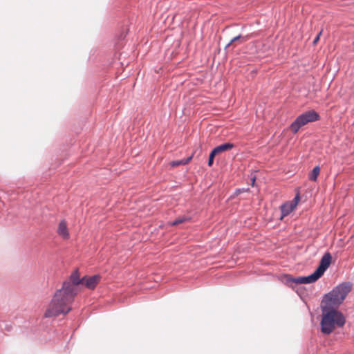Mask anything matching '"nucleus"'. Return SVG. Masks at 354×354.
Segmentation results:
<instances>
[{
  "instance_id": "17",
  "label": "nucleus",
  "mask_w": 354,
  "mask_h": 354,
  "mask_svg": "<svg viewBox=\"0 0 354 354\" xmlns=\"http://www.w3.org/2000/svg\"><path fill=\"white\" fill-rule=\"evenodd\" d=\"M299 201V194H297L294 198V201H292L294 203H295V206L297 205Z\"/></svg>"
},
{
  "instance_id": "5",
  "label": "nucleus",
  "mask_w": 354,
  "mask_h": 354,
  "mask_svg": "<svg viewBox=\"0 0 354 354\" xmlns=\"http://www.w3.org/2000/svg\"><path fill=\"white\" fill-rule=\"evenodd\" d=\"M283 282L286 285L288 286H292L294 283L296 284H307L312 283L317 281L319 277L318 275L314 272L308 276L304 277H292L289 274H285L283 276Z\"/></svg>"
},
{
  "instance_id": "18",
  "label": "nucleus",
  "mask_w": 354,
  "mask_h": 354,
  "mask_svg": "<svg viewBox=\"0 0 354 354\" xmlns=\"http://www.w3.org/2000/svg\"><path fill=\"white\" fill-rule=\"evenodd\" d=\"M247 190H248V189H236V192H235V193H236V194H240V193H241V192H245V191H247Z\"/></svg>"
},
{
  "instance_id": "15",
  "label": "nucleus",
  "mask_w": 354,
  "mask_h": 354,
  "mask_svg": "<svg viewBox=\"0 0 354 354\" xmlns=\"http://www.w3.org/2000/svg\"><path fill=\"white\" fill-rule=\"evenodd\" d=\"M217 153L212 149L209 156L208 165L212 166L214 162V158Z\"/></svg>"
},
{
  "instance_id": "11",
  "label": "nucleus",
  "mask_w": 354,
  "mask_h": 354,
  "mask_svg": "<svg viewBox=\"0 0 354 354\" xmlns=\"http://www.w3.org/2000/svg\"><path fill=\"white\" fill-rule=\"evenodd\" d=\"M250 38L249 35L242 36L241 35H239L234 37H233L230 42L225 46V48H229L234 42L240 41L241 43H243L248 40Z\"/></svg>"
},
{
  "instance_id": "14",
  "label": "nucleus",
  "mask_w": 354,
  "mask_h": 354,
  "mask_svg": "<svg viewBox=\"0 0 354 354\" xmlns=\"http://www.w3.org/2000/svg\"><path fill=\"white\" fill-rule=\"evenodd\" d=\"M189 220V218L185 217V216H182V217H180L178 218L175 219L174 221H173L170 225H173V226L177 225L178 224L183 223Z\"/></svg>"
},
{
  "instance_id": "3",
  "label": "nucleus",
  "mask_w": 354,
  "mask_h": 354,
  "mask_svg": "<svg viewBox=\"0 0 354 354\" xmlns=\"http://www.w3.org/2000/svg\"><path fill=\"white\" fill-rule=\"evenodd\" d=\"M351 290V283L344 282L335 286L328 293L325 294L322 306L337 309Z\"/></svg>"
},
{
  "instance_id": "6",
  "label": "nucleus",
  "mask_w": 354,
  "mask_h": 354,
  "mask_svg": "<svg viewBox=\"0 0 354 354\" xmlns=\"http://www.w3.org/2000/svg\"><path fill=\"white\" fill-rule=\"evenodd\" d=\"M332 256L330 252H326L322 257L319 265L314 271L320 278L325 271L328 268L331 263Z\"/></svg>"
},
{
  "instance_id": "19",
  "label": "nucleus",
  "mask_w": 354,
  "mask_h": 354,
  "mask_svg": "<svg viewBox=\"0 0 354 354\" xmlns=\"http://www.w3.org/2000/svg\"><path fill=\"white\" fill-rule=\"evenodd\" d=\"M255 179H256V178H255L254 176V177H252V179H251V180H252V185H254V184Z\"/></svg>"
},
{
  "instance_id": "4",
  "label": "nucleus",
  "mask_w": 354,
  "mask_h": 354,
  "mask_svg": "<svg viewBox=\"0 0 354 354\" xmlns=\"http://www.w3.org/2000/svg\"><path fill=\"white\" fill-rule=\"evenodd\" d=\"M319 120V115L315 111L311 110L299 115L290 124V130L292 133H297L301 127L308 122H315Z\"/></svg>"
},
{
  "instance_id": "1",
  "label": "nucleus",
  "mask_w": 354,
  "mask_h": 354,
  "mask_svg": "<svg viewBox=\"0 0 354 354\" xmlns=\"http://www.w3.org/2000/svg\"><path fill=\"white\" fill-rule=\"evenodd\" d=\"M83 283V277H80L77 270H74L69 281L63 283L62 288L57 290L45 312L46 317H57L60 314L66 315L71 310V305L78 292L77 285Z\"/></svg>"
},
{
  "instance_id": "8",
  "label": "nucleus",
  "mask_w": 354,
  "mask_h": 354,
  "mask_svg": "<svg viewBox=\"0 0 354 354\" xmlns=\"http://www.w3.org/2000/svg\"><path fill=\"white\" fill-rule=\"evenodd\" d=\"M295 208V203L293 202H286L281 205V218L288 216Z\"/></svg>"
},
{
  "instance_id": "13",
  "label": "nucleus",
  "mask_w": 354,
  "mask_h": 354,
  "mask_svg": "<svg viewBox=\"0 0 354 354\" xmlns=\"http://www.w3.org/2000/svg\"><path fill=\"white\" fill-rule=\"evenodd\" d=\"M320 168L319 166L315 167L311 173L309 175V179L312 181H316L317 179V176L319 174Z\"/></svg>"
},
{
  "instance_id": "16",
  "label": "nucleus",
  "mask_w": 354,
  "mask_h": 354,
  "mask_svg": "<svg viewBox=\"0 0 354 354\" xmlns=\"http://www.w3.org/2000/svg\"><path fill=\"white\" fill-rule=\"evenodd\" d=\"M321 34H322V31H320V32H319V34L316 36V37L314 39V40H313V44H317V41H318V40L319 39V37H320Z\"/></svg>"
},
{
  "instance_id": "10",
  "label": "nucleus",
  "mask_w": 354,
  "mask_h": 354,
  "mask_svg": "<svg viewBox=\"0 0 354 354\" xmlns=\"http://www.w3.org/2000/svg\"><path fill=\"white\" fill-rule=\"evenodd\" d=\"M234 147L233 143L231 142H225L222 145H220L213 149V150L218 154L219 153L228 151L232 149Z\"/></svg>"
},
{
  "instance_id": "7",
  "label": "nucleus",
  "mask_w": 354,
  "mask_h": 354,
  "mask_svg": "<svg viewBox=\"0 0 354 354\" xmlns=\"http://www.w3.org/2000/svg\"><path fill=\"white\" fill-rule=\"evenodd\" d=\"M101 279L100 274H95L91 277L84 276L83 277V283L84 286L90 290H93L98 284Z\"/></svg>"
},
{
  "instance_id": "2",
  "label": "nucleus",
  "mask_w": 354,
  "mask_h": 354,
  "mask_svg": "<svg viewBox=\"0 0 354 354\" xmlns=\"http://www.w3.org/2000/svg\"><path fill=\"white\" fill-rule=\"evenodd\" d=\"M321 332L326 335L331 334L336 328H342L346 323L344 314L337 309L321 306Z\"/></svg>"
},
{
  "instance_id": "9",
  "label": "nucleus",
  "mask_w": 354,
  "mask_h": 354,
  "mask_svg": "<svg viewBox=\"0 0 354 354\" xmlns=\"http://www.w3.org/2000/svg\"><path fill=\"white\" fill-rule=\"evenodd\" d=\"M57 233L59 236H62L64 239H68L69 237V234L66 225V223L65 221H62L59 223Z\"/></svg>"
},
{
  "instance_id": "12",
  "label": "nucleus",
  "mask_w": 354,
  "mask_h": 354,
  "mask_svg": "<svg viewBox=\"0 0 354 354\" xmlns=\"http://www.w3.org/2000/svg\"><path fill=\"white\" fill-rule=\"evenodd\" d=\"M192 156H191L187 158H183L182 160H174L170 164H171V166H172V167H177L179 165H185L192 160Z\"/></svg>"
}]
</instances>
